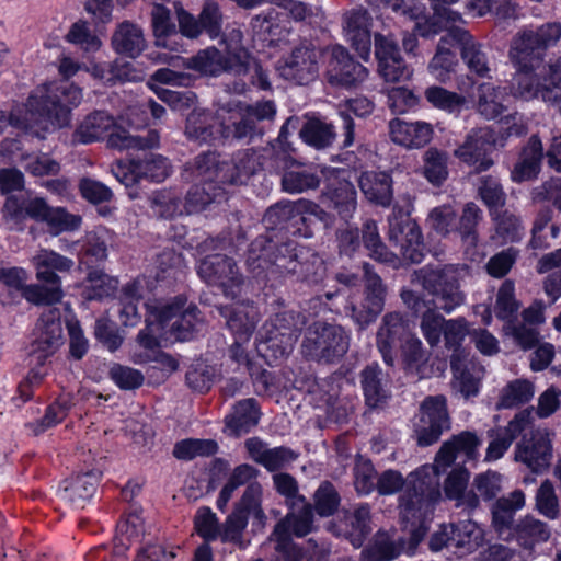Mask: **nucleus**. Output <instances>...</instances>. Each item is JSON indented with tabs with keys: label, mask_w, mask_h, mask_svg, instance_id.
Wrapping results in <instances>:
<instances>
[{
	"label": "nucleus",
	"mask_w": 561,
	"mask_h": 561,
	"mask_svg": "<svg viewBox=\"0 0 561 561\" xmlns=\"http://www.w3.org/2000/svg\"><path fill=\"white\" fill-rule=\"evenodd\" d=\"M448 426L446 399L442 396L426 398L414 422V433L419 445L428 446L435 443Z\"/></svg>",
	"instance_id": "15"
},
{
	"label": "nucleus",
	"mask_w": 561,
	"mask_h": 561,
	"mask_svg": "<svg viewBox=\"0 0 561 561\" xmlns=\"http://www.w3.org/2000/svg\"><path fill=\"white\" fill-rule=\"evenodd\" d=\"M327 191L323 203L330 202L342 218L346 219L356 208V192L344 171L329 170Z\"/></svg>",
	"instance_id": "31"
},
{
	"label": "nucleus",
	"mask_w": 561,
	"mask_h": 561,
	"mask_svg": "<svg viewBox=\"0 0 561 561\" xmlns=\"http://www.w3.org/2000/svg\"><path fill=\"white\" fill-rule=\"evenodd\" d=\"M389 239L400 248L402 256L411 263H420L424 256L422 233L408 215H393L389 219Z\"/></svg>",
	"instance_id": "21"
},
{
	"label": "nucleus",
	"mask_w": 561,
	"mask_h": 561,
	"mask_svg": "<svg viewBox=\"0 0 561 561\" xmlns=\"http://www.w3.org/2000/svg\"><path fill=\"white\" fill-rule=\"evenodd\" d=\"M531 37H515L510 58L516 67L512 83V95L525 101L541 98L543 102L556 105L561 111V59L548 66L530 57L528 41Z\"/></svg>",
	"instance_id": "3"
},
{
	"label": "nucleus",
	"mask_w": 561,
	"mask_h": 561,
	"mask_svg": "<svg viewBox=\"0 0 561 561\" xmlns=\"http://www.w3.org/2000/svg\"><path fill=\"white\" fill-rule=\"evenodd\" d=\"M371 25L373 18L363 7L344 12L342 18L345 39L364 60L369 58L371 50Z\"/></svg>",
	"instance_id": "25"
},
{
	"label": "nucleus",
	"mask_w": 561,
	"mask_h": 561,
	"mask_svg": "<svg viewBox=\"0 0 561 561\" xmlns=\"http://www.w3.org/2000/svg\"><path fill=\"white\" fill-rule=\"evenodd\" d=\"M260 165V159L252 150L239 152L233 158L232 168L226 163L219 164L216 154L208 152L196 158L195 178L204 182L218 180L231 184H242L256 172Z\"/></svg>",
	"instance_id": "9"
},
{
	"label": "nucleus",
	"mask_w": 561,
	"mask_h": 561,
	"mask_svg": "<svg viewBox=\"0 0 561 561\" xmlns=\"http://www.w3.org/2000/svg\"><path fill=\"white\" fill-rule=\"evenodd\" d=\"M112 47L119 55L136 58L146 48L142 30L129 21L122 22L113 33Z\"/></svg>",
	"instance_id": "42"
},
{
	"label": "nucleus",
	"mask_w": 561,
	"mask_h": 561,
	"mask_svg": "<svg viewBox=\"0 0 561 561\" xmlns=\"http://www.w3.org/2000/svg\"><path fill=\"white\" fill-rule=\"evenodd\" d=\"M293 314L283 312L267 321L264 327V336L267 348L276 350V356H284L289 353L295 344L297 336L293 329Z\"/></svg>",
	"instance_id": "34"
},
{
	"label": "nucleus",
	"mask_w": 561,
	"mask_h": 561,
	"mask_svg": "<svg viewBox=\"0 0 561 561\" xmlns=\"http://www.w3.org/2000/svg\"><path fill=\"white\" fill-rule=\"evenodd\" d=\"M27 272L22 267L1 266L0 283L10 290L21 291L22 296L35 305H51L61 299V289L41 285H26Z\"/></svg>",
	"instance_id": "20"
},
{
	"label": "nucleus",
	"mask_w": 561,
	"mask_h": 561,
	"mask_svg": "<svg viewBox=\"0 0 561 561\" xmlns=\"http://www.w3.org/2000/svg\"><path fill=\"white\" fill-rule=\"evenodd\" d=\"M107 137L108 146L119 150L145 149L158 144V135L150 133L148 138L133 136L106 112L98 111L88 115L73 134V140L90 144Z\"/></svg>",
	"instance_id": "7"
},
{
	"label": "nucleus",
	"mask_w": 561,
	"mask_h": 561,
	"mask_svg": "<svg viewBox=\"0 0 561 561\" xmlns=\"http://www.w3.org/2000/svg\"><path fill=\"white\" fill-rule=\"evenodd\" d=\"M117 279L102 271H91L83 285V295L87 299H101L110 296L117 288Z\"/></svg>",
	"instance_id": "61"
},
{
	"label": "nucleus",
	"mask_w": 561,
	"mask_h": 561,
	"mask_svg": "<svg viewBox=\"0 0 561 561\" xmlns=\"http://www.w3.org/2000/svg\"><path fill=\"white\" fill-rule=\"evenodd\" d=\"M220 313L227 319V325L234 335L231 357L239 364L250 365L243 343L248 342L257 321L253 306L236 302L231 307H222Z\"/></svg>",
	"instance_id": "16"
},
{
	"label": "nucleus",
	"mask_w": 561,
	"mask_h": 561,
	"mask_svg": "<svg viewBox=\"0 0 561 561\" xmlns=\"http://www.w3.org/2000/svg\"><path fill=\"white\" fill-rule=\"evenodd\" d=\"M484 541V530L472 520L456 525H443L431 538L430 547L434 551L444 547L455 548L457 553L467 554L478 549Z\"/></svg>",
	"instance_id": "14"
},
{
	"label": "nucleus",
	"mask_w": 561,
	"mask_h": 561,
	"mask_svg": "<svg viewBox=\"0 0 561 561\" xmlns=\"http://www.w3.org/2000/svg\"><path fill=\"white\" fill-rule=\"evenodd\" d=\"M256 469L249 465H241L234 468L232 471L228 482L225 484L217 500V507L220 511H224L231 499L233 492L241 485L248 484L247 489L253 484L257 483L256 478Z\"/></svg>",
	"instance_id": "58"
},
{
	"label": "nucleus",
	"mask_w": 561,
	"mask_h": 561,
	"mask_svg": "<svg viewBox=\"0 0 561 561\" xmlns=\"http://www.w3.org/2000/svg\"><path fill=\"white\" fill-rule=\"evenodd\" d=\"M530 420L531 412L523 411L516 414L506 427L500 428L488 446L485 460L495 461L502 458L517 435L529 426Z\"/></svg>",
	"instance_id": "37"
},
{
	"label": "nucleus",
	"mask_w": 561,
	"mask_h": 561,
	"mask_svg": "<svg viewBox=\"0 0 561 561\" xmlns=\"http://www.w3.org/2000/svg\"><path fill=\"white\" fill-rule=\"evenodd\" d=\"M217 451V444L211 439H184L174 446L173 455L181 460H191L197 456H209Z\"/></svg>",
	"instance_id": "64"
},
{
	"label": "nucleus",
	"mask_w": 561,
	"mask_h": 561,
	"mask_svg": "<svg viewBox=\"0 0 561 561\" xmlns=\"http://www.w3.org/2000/svg\"><path fill=\"white\" fill-rule=\"evenodd\" d=\"M359 186L367 199L381 206L392 198L391 179L386 172H365L359 178Z\"/></svg>",
	"instance_id": "48"
},
{
	"label": "nucleus",
	"mask_w": 561,
	"mask_h": 561,
	"mask_svg": "<svg viewBox=\"0 0 561 561\" xmlns=\"http://www.w3.org/2000/svg\"><path fill=\"white\" fill-rule=\"evenodd\" d=\"M151 16L157 45L172 48L171 38L176 37L178 33L175 25L171 22L169 10L160 4H154Z\"/></svg>",
	"instance_id": "60"
},
{
	"label": "nucleus",
	"mask_w": 561,
	"mask_h": 561,
	"mask_svg": "<svg viewBox=\"0 0 561 561\" xmlns=\"http://www.w3.org/2000/svg\"><path fill=\"white\" fill-rule=\"evenodd\" d=\"M185 133L190 139L199 142L232 137L227 107L222 106L218 111L217 119L205 111L194 108L187 117Z\"/></svg>",
	"instance_id": "23"
},
{
	"label": "nucleus",
	"mask_w": 561,
	"mask_h": 561,
	"mask_svg": "<svg viewBox=\"0 0 561 561\" xmlns=\"http://www.w3.org/2000/svg\"><path fill=\"white\" fill-rule=\"evenodd\" d=\"M451 27H443L446 34L440 38L436 53L428 64V72L438 81L446 82L457 64L456 54L450 49L459 45L450 36Z\"/></svg>",
	"instance_id": "44"
},
{
	"label": "nucleus",
	"mask_w": 561,
	"mask_h": 561,
	"mask_svg": "<svg viewBox=\"0 0 561 561\" xmlns=\"http://www.w3.org/2000/svg\"><path fill=\"white\" fill-rule=\"evenodd\" d=\"M535 394L534 386L526 379L506 383L500 391L496 409H512L527 403Z\"/></svg>",
	"instance_id": "53"
},
{
	"label": "nucleus",
	"mask_w": 561,
	"mask_h": 561,
	"mask_svg": "<svg viewBox=\"0 0 561 561\" xmlns=\"http://www.w3.org/2000/svg\"><path fill=\"white\" fill-rule=\"evenodd\" d=\"M222 42L226 46V58L231 59L232 72L237 75L248 72L252 57L242 46V32L240 28L232 27L227 30Z\"/></svg>",
	"instance_id": "52"
},
{
	"label": "nucleus",
	"mask_w": 561,
	"mask_h": 561,
	"mask_svg": "<svg viewBox=\"0 0 561 561\" xmlns=\"http://www.w3.org/2000/svg\"><path fill=\"white\" fill-rule=\"evenodd\" d=\"M142 283L140 279H136L128 283L122 293L119 319L126 327H134L140 320L137 304L141 298Z\"/></svg>",
	"instance_id": "56"
},
{
	"label": "nucleus",
	"mask_w": 561,
	"mask_h": 561,
	"mask_svg": "<svg viewBox=\"0 0 561 561\" xmlns=\"http://www.w3.org/2000/svg\"><path fill=\"white\" fill-rule=\"evenodd\" d=\"M312 529V508L302 499H298L291 512L279 522L272 535V540L278 541V546L286 548L291 535L302 537Z\"/></svg>",
	"instance_id": "29"
},
{
	"label": "nucleus",
	"mask_w": 561,
	"mask_h": 561,
	"mask_svg": "<svg viewBox=\"0 0 561 561\" xmlns=\"http://www.w3.org/2000/svg\"><path fill=\"white\" fill-rule=\"evenodd\" d=\"M112 172L117 181L128 187L140 179L164 181L170 174V164L163 157L149 153L144 159L118 161L112 167Z\"/></svg>",
	"instance_id": "18"
},
{
	"label": "nucleus",
	"mask_w": 561,
	"mask_h": 561,
	"mask_svg": "<svg viewBox=\"0 0 561 561\" xmlns=\"http://www.w3.org/2000/svg\"><path fill=\"white\" fill-rule=\"evenodd\" d=\"M366 297L362 309L352 306V318L360 329L368 325L381 312L385 302V288L379 276L365 267Z\"/></svg>",
	"instance_id": "32"
},
{
	"label": "nucleus",
	"mask_w": 561,
	"mask_h": 561,
	"mask_svg": "<svg viewBox=\"0 0 561 561\" xmlns=\"http://www.w3.org/2000/svg\"><path fill=\"white\" fill-rule=\"evenodd\" d=\"M300 137L314 148H324L332 142L334 131L331 125L319 119H310L301 128Z\"/></svg>",
	"instance_id": "63"
},
{
	"label": "nucleus",
	"mask_w": 561,
	"mask_h": 561,
	"mask_svg": "<svg viewBox=\"0 0 561 561\" xmlns=\"http://www.w3.org/2000/svg\"><path fill=\"white\" fill-rule=\"evenodd\" d=\"M481 218V211L473 203H468L459 221L457 229L461 236L465 247V254L471 261H480L483 253L478 249V236L476 233V226Z\"/></svg>",
	"instance_id": "46"
},
{
	"label": "nucleus",
	"mask_w": 561,
	"mask_h": 561,
	"mask_svg": "<svg viewBox=\"0 0 561 561\" xmlns=\"http://www.w3.org/2000/svg\"><path fill=\"white\" fill-rule=\"evenodd\" d=\"M550 537V530L541 520L526 516L515 526L513 538L525 548L531 549L535 545L545 542Z\"/></svg>",
	"instance_id": "55"
},
{
	"label": "nucleus",
	"mask_w": 561,
	"mask_h": 561,
	"mask_svg": "<svg viewBox=\"0 0 561 561\" xmlns=\"http://www.w3.org/2000/svg\"><path fill=\"white\" fill-rule=\"evenodd\" d=\"M552 458L551 433L547 428L533 431L523 437L515 448V461L524 463L535 473H541Z\"/></svg>",
	"instance_id": "19"
},
{
	"label": "nucleus",
	"mask_w": 561,
	"mask_h": 561,
	"mask_svg": "<svg viewBox=\"0 0 561 561\" xmlns=\"http://www.w3.org/2000/svg\"><path fill=\"white\" fill-rule=\"evenodd\" d=\"M469 478L470 473L466 468H454L445 479L444 492L458 507L473 510L478 507L479 501L474 491L467 490Z\"/></svg>",
	"instance_id": "41"
},
{
	"label": "nucleus",
	"mask_w": 561,
	"mask_h": 561,
	"mask_svg": "<svg viewBox=\"0 0 561 561\" xmlns=\"http://www.w3.org/2000/svg\"><path fill=\"white\" fill-rule=\"evenodd\" d=\"M374 110L373 102L365 98L358 96L355 99H351L345 102L343 107L340 110V116L343 119V128H344V147H350L354 142V129H353V121L350 116V113L358 117H363L369 115Z\"/></svg>",
	"instance_id": "57"
},
{
	"label": "nucleus",
	"mask_w": 561,
	"mask_h": 561,
	"mask_svg": "<svg viewBox=\"0 0 561 561\" xmlns=\"http://www.w3.org/2000/svg\"><path fill=\"white\" fill-rule=\"evenodd\" d=\"M490 127H480L468 134L465 142L455 150V156L477 172L488 170L493 160L489 157L492 148L503 146Z\"/></svg>",
	"instance_id": "17"
},
{
	"label": "nucleus",
	"mask_w": 561,
	"mask_h": 561,
	"mask_svg": "<svg viewBox=\"0 0 561 561\" xmlns=\"http://www.w3.org/2000/svg\"><path fill=\"white\" fill-rule=\"evenodd\" d=\"M226 107L232 138L237 139L251 136L255 130L256 122L272 119L276 114V107L272 101L260 102L251 106H243L239 102H231Z\"/></svg>",
	"instance_id": "22"
},
{
	"label": "nucleus",
	"mask_w": 561,
	"mask_h": 561,
	"mask_svg": "<svg viewBox=\"0 0 561 561\" xmlns=\"http://www.w3.org/2000/svg\"><path fill=\"white\" fill-rule=\"evenodd\" d=\"M451 369L453 388L465 398L477 396L484 374L483 367L472 360L461 359L459 354H455L451 358Z\"/></svg>",
	"instance_id": "35"
},
{
	"label": "nucleus",
	"mask_w": 561,
	"mask_h": 561,
	"mask_svg": "<svg viewBox=\"0 0 561 561\" xmlns=\"http://www.w3.org/2000/svg\"><path fill=\"white\" fill-rule=\"evenodd\" d=\"M409 329L402 316L393 312L383 317L382 324L377 333V346L388 365L393 364L394 351L405 339Z\"/></svg>",
	"instance_id": "33"
},
{
	"label": "nucleus",
	"mask_w": 561,
	"mask_h": 561,
	"mask_svg": "<svg viewBox=\"0 0 561 561\" xmlns=\"http://www.w3.org/2000/svg\"><path fill=\"white\" fill-rule=\"evenodd\" d=\"M468 275L467 265H447L440 270L426 266L415 272L414 280L434 296L436 307L451 312L465 301L459 282Z\"/></svg>",
	"instance_id": "8"
},
{
	"label": "nucleus",
	"mask_w": 561,
	"mask_h": 561,
	"mask_svg": "<svg viewBox=\"0 0 561 561\" xmlns=\"http://www.w3.org/2000/svg\"><path fill=\"white\" fill-rule=\"evenodd\" d=\"M323 62L325 79L332 87L357 88L368 77L366 67L355 61L347 49L339 44L323 49Z\"/></svg>",
	"instance_id": "12"
},
{
	"label": "nucleus",
	"mask_w": 561,
	"mask_h": 561,
	"mask_svg": "<svg viewBox=\"0 0 561 561\" xmlns=\"http://www.w3.org/2000/svg\"><path fill=\"white\" fill-rule=\"evenodd\" d=\"M404 549L402 537L396 534L379 533L374 543L363 551V561H390Z\"/></svg>",
	"instance_id": "49"
},
{
	"label": "nucleus",
	"mask_w": 561,
	"mask_h": 561,
	"mask_svg": "<svg viewBox=\"0 0 561 561\" xmlns=\"http://www.w3.org/2000/svg\"><path fill=\"white\" fill-rule=\"evenodd\" d=\"M188 67L206 76H218L224 71H232L231 59L224 58L215 47L198 51L190 59Z\"/></svg>",
	"instance_id": "50"
},
{
	"label": "nucleus",
	"mask_w": 561,
	"mask_h": 561,
	"mask_svg": "<svg viewBox=\"0 0 561 561\" xmlns=\"http://www.w3.org/2000/svg\"><path fill=\"white\" fill-rule=\"evenodd\" d=\"M62 342V327L60 312L57 308H49L38 319L33 331L31 344V356L36 362L25 379L20 382L18 391L22 402L32 397L33 389L44 379L46 370L43 367L44 360L53 355Z\"/></svg>",
	"instance_id": "5"
},
{
	"label": "nucleus",
	"mask_w": 561,
	"mask_h": 561,
	"mask_svg": "<svg viewBox=\"0 0 561 561\" xmlns=\"http://www.w3.org/2000/svg\"><path fill=\"white\" fill-rule=\"evenodd\" d=\"M450 36L461 48V57L471 72L479 77H490L491 66L485 53L462 27L451 31Z\"/></svg>",
	"instance_id": "36"
},
{
	"label": "nucleus",
	"mask_w": 561,
	"mask_h": 561,
	"mask_svg": "<svg viewBox=\"0 0 561 561\" xmlns=\"http://www.w3.org/2000/svg\"><path fill=\"white\" fill-rule=\"evenodd\" d=\"M259 419L255 400L247 399L234 405L233 412L226 416V424L233 433L240 435L256 425Z\"/></svg>",
	"instance_id": "54"
},
{
	"label": "nucleus",
	"mask_w": 561,
	"mask_h": 561,
	"mask_svg": "<svg viewBox=\"0 0 561 561\" xmlns=\"http://www.w3.org/2000/svg\"><path fill=\"white\" fill-rule=\"evenodd\" d=\"M370 510L368 505L360 504L352 512L344 514V520L333 526V530L337 536L348 538L354 547H360L364 538L369 533Z\"/></svg>",
	"instance_id": "39"
},
{
	"label": "nucleus",
	"mask_w": 561,
	"mask_h": 561,
	"mask_svg": "<svg viewBox=\"0 0 561 561\" xmlns=\"http://www.w3.org/2000/svg\"><path fill=\"white\" fill-rule=\"evenodd\" d=\"M433 134V126L423 121L407 122L394 118L389 122L391 140L407 149L424 147L432 140Z\"/></svg>",
	"instance_id": "30"
},
{
	"label": "nucleus",
	"mask_w": 561,
	"mask_h": 561,
	"mask_svg": "<svg viewBox=\"0 0 561 561\" xmlns=\"http://www.w3.org/2000/svg\"><path fill=\"white\" fill-rule=\"evenodd\" d=\"M186 81L187 78L183 73L162 68L152 75L148 84L158 98L168 103L173 110L185 111L195 105L196 95L192 91H172L159 84L183 85Z\"/></svg>",
	"instance_id": "27"
},
{
	"label": "nucleus",
	"mask_w": 561,
	"mask_h": 561,
	"mask_svg": "<svg viewBox=\"0 0 561 561\" xmlns=\"http://www.w3.org/2000/svg\"><path fill=\"white\" fill-rule=\"evenodd\" d=\"M481 440L474 433L462 432L445 442L433 465H424L412 471L407 480L396 470L382 472L377 481L380 494L389 495L403 489L400 496V518L409 533V549H413L425 536L433 518L435 505L440 500V476L455 461L477 460Z\"/></svg>",
	"instance_id": "1"
},
{
	"label": "nucleus",
	"mask_w": 561,
	"mask_h": 561,
	"mask_svg": "<svg viewBox=\"0 0 561 561\" xmlns=\"http://www.w3.org/2000/svg\"><path fill=\"white\" fill-rule=\"evenodd\" d=\"M360 382L369 408H379L389 398L388 380L378 365L367 366L362 371Z\"/></svg>",
	"instance_id": "45"
},
{
	"label": "nucleus",
	"mask_w": 561,
	"mask_h": 561,
	"mask_svg": "<svg viewBox=\"0 0 561 561\" xmlns=\"http://www.w3.org/2000/svg\"><path fill=\"white\" fill-rule=\"evenodd\" d=\"M283 188L288 193H301L319 184L318 176L309 170L297 165L286 171L282 180Z\"/></svg>",
	"instance_id": "62"
},
{
	"label": "nucleus",
	"mask_w": 561,
	"mask_h": 561,
	"mask_svg": "<svg viewBox=\"0 0 561 561\" xmlns=\"http://www.w3.org/2000/svg\"><path fill=\"white\" fill-rule=\"evenodd\" d=\"M522 36L531 37V39L528 41V51L531 53L534 48V53L530 55V57H535L536 60L540 61L542 50L556 45L557 42L561 38V24L558 22H550L538 27L536 32L531 30H525L516 37Z\"/></svg>",
	"instance_id": "51"
},
{
	"label": "nucleus",
	"mask_w": 561,
	"mask_h": 561,
	"mask_svg": "<svg viewBox=\"0 0 561 561\" xmlns=\"http://www.w3.org/2000/svg\"><path fill=\"white\" fill-rule=\"evenodd\" d=\"M321 58L323 49H318L311 43H301L278 61L276 70L288 81L307 84L318 77Z\"/></svg>",
	"instance_id": "13"
},
{
	"label": "nucleus",
	"mask_w": 561,
	"mask_h": 561,
	"mask_svg": "<svg viewBox=\"0 0 561 561\" xmlns=\"http://www.w3.org/2000/svg\"><path fill=\"white\" fill-rule=\"evenodd\" d=\"M459 0H431L433 14L426 12V8L420 0H381L382 4L397 14L409 16L415 21V31L422 37H431L438 34L443 27H451L454 31L463 23L459 12L451 5Z\"/></svg>",
	"instance_id": "6"
},
{
	"label": "nucleus",
	"mask_w": 561,
	"mask_h": 561,
	"mask_svg": "<svg viewBox=\"0 0 561 561\" xmlns=\"http://www.w3.org/2000/svg\"><path fill=\"white\" fill-rule=\"evenodd\" d=\"M423 161L425 179L433 185H440L448 175L447 154L435 148H430L425 151Z\"/></svg>",
	"instance_id": "59"
},
{
	"label": "nucleus",
	"mask_w": 561,
	"mask_h": 561,
	"mask_svg": "<svg viewBox=\"0 0 561 561\" xmlns=\"http://www.w3.org/2000/svg\"><path fill=\"white\" fill-rule=\"evenodd\" d=\"M81 101L82 91L79 87L67 82H49L32 92L25 107L41 133L67 126L71 107L78 106Z\"/></svg>",
	"instance_id": "4"
},
{
	"label": "nucleus",
	"mask_w": 561,
	"mask_h": 561,
	"mask_svg": "<svg viewBox=\"0 0 561 561\" xmlns=\"http://www.w3.org/2000/svg\"><path fill=\"white\" fill-rule=\"evenodd\" d=\"M33 265L37 279L60 289V279L56 272H67L73 266V261L59 253L42 249L33 256Z\"/></svg>",
	"instance_id": "38"
},
{
	"label": "nucleus",
	"mask_w": 561,
	"mask_h": 561,
	"mask_svg": "<svg viewBox=\"0 0 561 561\" xmlns=\"http://www.w3.org/2000/svg\"><path fill=\"white\" fill-rule=\"evenodd\" d=\"M350 339L343 328L316 322L305 336L302 353L317 360L330 362L342 357L348 350Z\"/></svg>",
	"instance_id": "10"
},
{
	"label": "nucleus",
	"mask_w": 561,
	"mask_h": 561,
	"mask_svg": "<svg viewBox=\"0 0 561 561\" xmlns=\"http://www.w3.org/2000/svg\"><path fill=\"white\" fill-rule=\"evenodd\" d=\"M477 93V110L485 118H496L507 108L510 95L506 88L484 82L478 87Z\"/></svg>",
	"instance_id": "43"
},
{
	"label": "nucleus",
	"mask_w": 561,
	"mask_h": 561,
	"mask_svg": "<svg viewBox=\"0 0 561 561\" xmlns=\"http://www.w3.org/2000/svg\"><path fill=\"white\" fill-rule=\"evenodd\" d=\"M261 499L262 486L259 483H253L245 490L236 510L227 517L222 529H219L218 536L224 542L245 547L243 531L248 525V517L252 516L260 527L264 525L265 515L261 507Z\"/></svg>",
	"instance_id": "11"
},
{
	"label": "nucleus",
	"mask_w": 561,
	"mask_h": 561,
	"mask_svg": "<svg viewBox=\"0 0 561 561\" xmlns=\"http://www.w3.org/2000/svg\"><path fill=\"white\" fill-rule=\"evenodd\" d=\"M375 54L378 71L386 81L408 80L412 70L404 64L396 42L387 36L375 35Z\"/></svg>",
	"instance_id": "28"
},
{
	"label": "nucleus",
	"mask_w": 561,
	"mask_h": 561,
	"mask_svg": "<svg viewBox=\"0 0 561 561\" xmlns=\"http://www.w3.org/2000/svg\"><path fill=\"white\" fill-rule=\"evenodd\" d=\"M541 159V141L538 137L533 136L511 173L512 180L514 182H524L535 179L539 172Z\"/></svg>",
	"instance_id": "47"
},
{
	"label": "nucleus",
	"mask_w": 561,
	"mask_h": 561,
	"mask_svg": "<svg viewBox=\"0 0 561 561\" xmlns=\"http://www.w3.org/2000/svg\"><path fill=\"white\" fill-rule=\"evenodd\" d=\"M186 300L182 297L173 301L149 299L145 305L147 309L146 328L137 337L133 360L142 364L151 360L162 343L186 341L197 330L199 319L197 308L190 305L184 308Z\"/></svg>",
	"instance_id": "2"
},
{
	"label": "nucleus",
	"mask_w": 561,
	"mask_h": 561,
	"mask_svg": "<svg viewBox=\"0 0 561 561\" xmlns=\"http://www.w3.org/2000/svg\"><path fill=\"white\" fill-rule=\"evenodd\" d=\"M99 482V473L89 471L66 479L59 490L62 500L75 507H83L94 495Z\"/></svg>",
	"instance_id": "40"
},
{
	"label": "nucleus",
	"mask_w": 561,
	"mask_h": 561,
	"mask_svg": "<svg viewBox=\"0 0 561 561\" xmlns=\"http://www.w3.org/2000/svg\"><path fill=\"white\" fill-rule=\"evenodd\" d=\"M144 531L142 519L137 514H130L117 525L114 538V549L110 551L101 546L87 553L88 561H126L125 552L130 543L137 540Z\"/></svg>",
	"instance_id": "24"
},
{
	"label": "nucleus",
	"mask_w": 561,
	"mask_h": 561,
	"mask_svg": "<svg viewBox=\"0 0 561 561\" xmlns=\"http://www.w3.org/2000/svg\"><path fill=\"white\" fill-rule=\"evenodd\" d=\"M199 276L207 283L218 285L226 296L234 298L240 289V278L232 261L216 254L204 259L198 265Z\"/></svg>",
	"instance_id": "26"
}]
</instances>
